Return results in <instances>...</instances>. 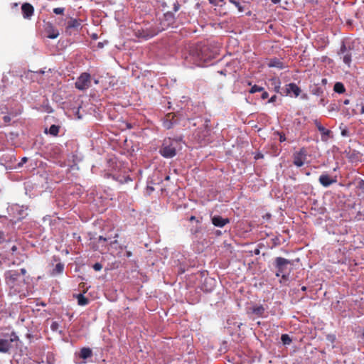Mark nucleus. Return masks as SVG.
I'll return each mask as SVG.
<instances>
[{
    "label": "nucleus",
    "mask_w": 364,
    "mask_h": 364,
    "mask_svg": "<svg viewBox=\"0 0 364 364\" xmlns=\"http://www.w3.org/2000/svg\"><path fill=\"white\" fill-rule=\"evenodd\" d=\"M217 50L208 44H200L193 48L186 60L196 66H203L205 63L215 58Z\"/></svg>",
    "instance_id": "f257e3e1"
},
{
    "label": "nucleus",
    "mask_w": 364,
    "mask_h": 364,
    "mask_svg": "<svg viewBox=\"0 0 364 364\" xmlns=\"http://www.w3.org/2000/svg\"><path fill=\"white\" fill-rule=\"evenodd\" d=\"M25 268L21 269L20 272L17 270H9L5 272L6 283L11 289H14V291L20 292L22 287L26 284V279L22 277L26 274Z\"/></svg>",
    "instance_id": "f03ea898"
},
{
    "label": "nucleus",
    "mask_w": 364,
    "mask_h": 364,
    "mask_svg": "<svg viewBox=\"0 0 364 364\" xmlns=\"http://www.w3.org/2000/svg\"><path fill=\"white\" fill-rule=\"evenodd\" d=\"M180 146L181 139L166 138L162 143L159 153L164 158H173L176 155V151Z\"/></svg>",
    "instance_id": "7ed1b4c3"
},
{
    "label": "nucleus",
    "mask_w": 364,
    "mask_h": 364,
    "mask_svg": "<svg viewBox=\"0 0 364 364\" xmlns=\"http://www.w3.org/2000/svg\"><path fill=\"white\" fill-rule=\"evenodd\" d=\"M18 341V336L15 332H12L8 338L0 339V353H9L10 350L13 348L14 343Z\"/></svg>",
    "instance_id": "20e7f679"
},
{
    "label": "nucleus",
    "mask_w": 364,
    "mask_h": 364,
    "mask_svg": "<svg viewBox=\"0 0 364 364\" xmlns=\"http://www.w3.org/2000/svg\"><path fill=\"white\" fill-rule=\"evenodd\" d=\"M291 262L287 259L284 257H278L275 259V266L277 269L276 275L277 277L282 276L283 279H286L285 273L287 270V267Z\"/></svg>",
    "instance_id": "39448f33"
},
{
    "label": "nucleus",
    "mask_w": 364,
    "mask_h": 364,
    "mask_svg": "<svg viewBox=\"0 0 364 364\" xmlns=\"http://www.w3.org/2000/svg\"><path fill=\"white\" fill-rule=\"evenodd\" d=\"M91 76L87 73H82L77 79L75 85L79 90H85L90 87Z\"/></svg>",
    "instance_id": "423d86ee"
},
{
    "label": "nucleus",
    "mask_w": 364,
    "mask_h": 364,
    "mask_svg": "<svg viewBox=\"0 0 364 364\" xmlns=\"http://www.w3.org/2000/svg\"><path fill=\"white\" fill-rule=\"evenodd\" d=\"M306 156L307 152L306 149H300L299 151L294 152L293 154V164L297 167L302 166L306 159Z\"/></svg>",
    "instance_id": "0eeeda50"
},
{
    "label": "nucleus",
    "mask_w": 364,
    "mask_h": 364,
    "mask_svg": "<svg viewBox=\"0 0 364 364\" xmlns=\"http://www.w3.org/2000/svg\"><path fill=\"white\" fill-rule=\"evenodd\" d=\"M10 211L14 215V218L11 219V220H14V223L18 221L23 218L26 213H25V210L23 206H20L18 204L13 205L10 208Z\"/></svg>",
    "instance_id": "6e6552de"
},
{
    "label": "nucleus",
    "mask_w": 364,
    "mask_h": 364,
    "mask_svg": "<svg viewBox=\"0 0 364 364\" xmlns=\"http://www.w3.org/2000/svg\"><path fill=\"white\" fill-rule=\"evenodd\" d=\"M21 9L22 16L25 19H31L34 14V7L30 3H23Z\"/></svg>",
    "instance_id": "1a4fd4ad"
},
{
    "label": "nucleus",
    "mask_w": 364,
    "mask_h": 364,
    "mask_svg": "<svg viewBox=\"0 0 364 364\" xmlns=\"http://www.w3.org/2000/svg\"><path fill=\"white\" fill-rule=\"evenodd\" d=\"M118 236H119L118 233H114V236H113V234L109 233L105 237L100 236L99 240L104 241V242L109 241V245H110L111 248H116V246L117 244H119V242L115 238L118 237Z\"/></svg>",
    "instance_id": "9d476101"
},
{
    "label": "nucleus",
    "mask_w": 364,
    "mask_h": 364,
    "mask_svg": "<svg viewBox=\"0 0 364 364\" xmlns=\"http://www.w3.org/2000/svg\"><path fill=\"white\" fill-rule=\"evenodd\" d=\"M314 124L321 134V140L326 141L328 139L331 132L329 129H326L318 120H315Z\"/></svg>",
    "instance_id": "9b49d317"
},
{
    "label": "nucleus",
    "mask_w": 364,
    "mask_h": 364,
    "mask_svg": "<svg viewBox=\"0 0 364 364\" xmlns=\"http://www.w3.org/2000/svg\"><path fill=\"white\" fill-rule=\"evenodd\" d=\"M339 54L343 55L342 58L343 63L348 65H350L351 63L352 55L350 50H346V47L344 44L341 46Z\"/></svg>",
    "instance_id": "f8f14e48"
},
{
    "label": "nucleus",
    "mask_w": 364,
    "mask_h": 364,
    "mask_svg": "<svg viewBox=\"0 0 364 364\" xmlns=\"http://www.w3.org/2000/svg\"><path fill=\"white\" fill-rule=\"evenodd\" d=\"M286 90H287V94L291 95V93H293V95L295 97H297L301 92L299 87L294 82L288 84L287 85Z\"/></svg>",
    "instance_id": "ddd939ff"
},
{
    "label": "nucleus",
    "mask_w": 364,
    "mask_h": 364,
    "mask_svg": "<svg viewBox=\"0 0 364 364\" xmlns=\"http://www.w3.org/2000/svg\"><path fill=\"white\" fill-rule=\"evenodd\" d=\"M212 223L217 227H223L229 223L230 220L228 218H223L220 215H215L212 218Z\"/></svg>",
    "instance_id": "4468645a"
},
{
    "label": "nucleus",
    "mask_w": 364,
    "mask_h": 364,
    "mask_svg": "<svg viewBox=\"0 0 364 364\" xmlns=\"http://www.w3.org/2000/svg\"><path fill=\"white\" fill-rule=\"evenodd\" d=\"M47 37L50 39L57 38L59 36V31L52 24L47 25L46 28Z\"/></svg>",
    "instance_id": "2eb2a0df"
},
{
    "label": "nucleus",
    "mask_w": 364,
    "mask_h": 364,
    "mask_svg": "<svg viewBox=\"0 0 364 364\" xmlns=\"http://www.w3.org/2000/svg\"><path fill=\"white\" fill-rule=\"evenodd\" d=\"M318 181L324 187H328L331 184L336 183V180L331 178L327 174H322L319 176Z\"/></svg>",
    "instance_id": "dca6fc26"
},
{
    "label": "nucleus",
    "mask_w": 364,
    "mask_h": 364,
    "mask_svg": "<svg viewBox=\"0 0 364 364\" xmlns=\"http://www.w3.org/2000/svg\"><path fill=\"white\" fill-rule=\"evenodd\" d=\"M43 220L45 225L50 226L58 225V223L60 221L59 218L50 216H46Z\"/></svg>",
    "instance_id": "f3484780"
},
{
    "label": "nucleus",
    "mask_w": 364,
    "mask_h": 364,
    "mask_svg": "<svg viewBox=\"0 0 364 364\" xmlns=\"http://www.w3.org/2000/svg\"><path fill=\"white\" fill-rule=\"evenodd\" d=\"M92 356V351L90 348L84 347L80 349L79 357L84 360L91 358Z\"/></svg>",
    "instance_id": "a211bd4d"
},
{
    "label": "nucleus",
    "mask_w": 364,
    "mask_h": 364,
    "mask_svg": "<svg viewBox=\"0 0 364 364\" xmlns=\"http://www.w3.org/2000/svg\"><path fill=\"white\" fill-rule=\"evenodd\" d=\"M81 23L80 21L76 18H71L70 21L68 22L66 29L70 30L73 28L77 29L80 27Z\"/></svg>",
    "instance_id": "6ab92c4d"
},
{
    "label": "nucleus",
    "mask_w": 364,
    "mask_h": 364,
    "mask_svg": "<svg viewBox=\"0 0 364 364\" xmlns=\"http://www.w3.org/2000/svg\"><path fill=\"white\" fill-rule=\"evenodd\" d=\"M63 270H64V264L59 262V263L56 264L55 267H54V269L52 271L51 274L56 275V274H62Z\"/></svg>",
    "instance_id": "aec40b11"
},
{
    "label": "nucleus",
    "mask_w": 364,
    "mask_h": 364,
    "mask_svg": "<svg viewBox=\"0 0 364 364\" xmlns=\"http://www.w3.org/2000/svg\"><path fill=\"white\" fill-rule=\"evenodd\" d=\"M265 311L264 308L262 306H255L252 308V313L258 316H262Z\"/></svg>",
    "instance_id": "412c9836"
},
{
    "label": "nucleus",
    "mask_w": 364,
    "mask_h": 364,
    "mask_svg": "<svg viewBox=\"0 0 364 364\" xmlns=\"http://www.w3.org/2000/svg\"><path fill=\"white\" fill-rule=\"evenodd\" d=\"M77 304L80 306H85L89 304V299L87 298H86L85 296H84V295L82 294H79L77 296Z\"/></svg>",
    "instance_id": "4be33fe9"
},
{
    "label": "nucleus",
    "mask_w": 364,
    "mask_h": 364,
    "mask_svg": "<svg viewBox=\"0 0 364 364\" xmlns=\"http://www.w3.org/2000/svg\"><path fill=\"white\" fill-rule=\"evenodd\" d=\"M333 90L337 93H343L346 90L344 85L341 82H336L334 85Z\"/></svg>",
    "instance_id": "5701e85b"
},
{
    "label": "nucleus",
    "mask_w": 364,
    "mask_h": 364,
    "mask_svg": "<svg viewBox=\"0 0 364 364\" xmlns=\"http://www.w3.org/2000/svg\"><path fill=\"white\" fill-rule=\"evenodd\" d=\"M60 127L57 125L53 124L50 127L48 133L53 136H57L59 132Z\"/></svg>",
    "instance_id": "b1692460"
},
{
    "label": "nucleus",
    "mask_w": 364,
    "mask_h": 364,
    "mask_svg": "<svg viewBox=\"0 0 364 364\" xmlns=\"http://www.w3.org/2000/svg\"><path fill=\"white\" fill-rule=\"evenodd\" d=\"M281 341L284 345H289L291 343V339L288 334H282Z\"/></svg>",
    "instance_id": "393cba45"
},
{
    "label": "nucleus",
    "mask_w": 364,
    "mask_h": 364,
    "mask_svg": "<svg viewBox=\"0 0 364 364\" xmlns=\"http://www.w3.org/2000/svg\"><path fill=\"white\" fill-rule=\"evenodd\" d=\"M228 1L237 8L239 12H243L245 11L244 6H242L240 4V3L239 2L238 0H228Z\"/></svg>",
    "instance_id": "a878e982"
},
{
    "label": "nucleus",
    "mask_w": 364,
    "mask_h": 364,
    "mask_svg": "<svg viewBox=\"0 0 364 364\" xmlns=\"http://www.w3.org/2000/svg\"><path fill=\"white\" fill-rule=\"evenodd\" d=\"M269 67H277V68H282V63L279 60H272L270 61V63L269 64Z\"/></svg>",
    "instance_id": "bb28decb"
},
{
    "label": "nucleus",
    "mask_w": 364,
    "mask_h": 364,
    "mask_svg": "<svg viewBox=\"0 0 364 364\" xmlns=\"http://www.w3.org/2000/svg\"><path fill=\"white\" fill-rule=\"evenodd\" d=\"M264 88L262 87L258 86L257 85H255L252 86L250 90V93H255L257 92H262L263 91Z\"/></svg>",
    "instance_id": "cd10ccee"
},
{
    "label": "nucleus",
    "mask_w": 364,
    "mask_h": 364,
    "mask_svg": "<svg viewBox=\"0 0 364 364\" xmlns=\"http://www.w3.org/2000/svg\"><path fill=\"white\" fill-rule=\"evenodd\" d=\"M210 4L214 5V6H222L223 4H225V0H208Z\"/></svg>",
    "instance_id": "c85d7f7f"
},
{
    "label": "nucleus",
    "mask_w": 364,
    "mask_h": 364,
    "mask_svg": "<svg viewBox=\"0 0 364 364\" xmlns=\"http://www.w3.org/2000/svg\"><path fill=\"white\" fill-rule=\"evenodd\" d=\"M64 11H65V8L58 7V8L53 9V13L57 15L63 14Z\"/></svg>",
    "instance_id": "c756f323"
},
{
    "label": "nucleus",
    "mask_w": 364,
    "mask_h": 364,
    "mask_svg": "<svg viewBox=\"0 0 364 364\" xmlns=\"http://www.w3.org/2000/svg\"><path fill=\"white\" fill-rule=\"evenodd\" d=\"M163 124H164V127L166 129H171L172 127V125H173L172 122L171 121H169V120L164 121Z\"/></svg>",
    "instance_id": "7c9ffc66"
},
{
    "label": "nucleus",
    "mask_w": 364,
    "mask_h": 364,
    "mask_svg": "<svg viewBox=\"0 0 364 364\" xmlns=\"http://www.w3.org/2000/svg\"><path fill=\"white\" fill-rule=\"evenodd\" d=\"M137 36L139 37V38H144V39H149L152 36H150L149 34H144V33H140V31H139V33L137 34Z\"/></svg>",
    "instance_id": "2f4dec72"
},
{
    "label": "nucleus",
    "mask_w": 364,
    "mask_h": 364,
    "mask_svg": "<svg viewBox=\"0 0 364 364\" xmlns=\"http://www.w3.org/2000/svg\"><path fill=\"white\" fill-rule=\"evenodd\" d=\"M59 324L56 321H53L50 325V328L52 331H55L58 329Z\"/></svg>",
    "instance_id": "473e14b6"
},
{
    "label": "nucleus",
    "mask_w": 364,
    "mask_h": 364,
    "mask_svg": "<svg viewBox=\"0 0 364 364\" xmlns=\"http://www.w3.org/2000/svg\"><path fill=\"white\" fill-rule=\"evenodd\" d=\"M92 267L95 271H100L102 269V265L99 262H96L93 264Z\"/></svg>",
    "instance_id": "72a5a7b5"
},
{
    "label": "nucleus",
    "mask_w": 364,
    "mask_h": 364,
    "mask_svg": "<svg viewBox=\"0 0 364 364\" xmlns=\"http://www.w3.org/2000/svg\"><path fill=\"white\" fill-rule=\"evenodd\" d=\"M358 188L359 189H360L363 192H364V181L363 180H360L358 182Z\"/></svg>",
    "instance_id": "f704fd0d"
},
{
    "label": "nucleus",
    "mask_w": 364,
    "mask_h": 364,
    "mask_svg": "<svg viewBox=\"0 0 364 364\" xmlns=\"http://www.w3.org/2000/svg\"><path fill=\"white\" fill-rule=\"evenodd\" d=\"M3 121L5 123H9L11 121V117L9 115H4L3 117Z\"/></svg>",
    "instance_id": "c9c22d12"
},
{
    "label": "nucleus",
    "mask_w": 364,
    "mask_h": 364,
    "mask_svg": "<svg viewBox=\"0 0 364 364\" xmlns=\"http://www.w3.org/2000/svg\"><path fill=\"white\" fill-rule=\"evenodd\" d=\"M27 161H28V159H27L26 157H23V158L21 159V162H19V163H18V166H23V164H25L26 162H27Z\"/></svg>",
    "instance_id": "e433bc0d"
},
{
    "label": "nucleus",
    "mask_w": 364,
    "mask_h": 364,
    "mask_svg": "<svg viewBox=\"0 0 364 364\" xmlns=\"http://www.w3.org/2000/svg\"><path fill=\"white\" fill-rule=\"evenodd\" d=\"M123 247L126 248V246H124V245H120L119 246V248H120V250H123ZM117 256L118 257H122V251H119V252L117 253Z\"/></svg>",
    "instance_id": "4c0bfd02"
},
{
    "label": "nucleus",
    "mask_w": 364,
    "mask_h": 364,
    "mask_svg": "<svg viewBox=\"0 0 364 364\" xmlns=\"http://www.w3.org/2000/svg\"><path fill=\"white\" fill-rule=\"evenodd\" d=\"M268 97H269V94L267 92H265V91H264L262 92V96H261L262 99H263V100L268 98Z\"/></svg>",
    "instance_id": "58836bf2"
},
{
    "label": "nucleus",
    "mask_w": 364,
    "mask_h": 364,
    "mask_svg": "<svg viewBox=\"0 0 364 364\" xmlns=\"http://www.w3.org/2000/svg\"><path fill=\"white\" fill-rule=\"evenodd\" d=\"M276 99H277V96L276 95H273L272 97H270V99L269 100L268 102L269 103H273L276 101Z\"/></svg>",
    "instance_id": "ea45409f"
},
{
    "label": "nucleus",
    "mask_w": 364,
    "mask_h": 364,
    "mask_svg": "<svg viewBox=\"0 0 364 364\" xmlns=\"http://www.w3.org/2000/svg\"><path fill=\"white\" fill-rule=\"evenodd\" d=\"M285 140H286V137H285L284 134H279V141H280L281 142H283V141H284Z\"/></svg>",
    "instance_id": "a19ab883"
},
{
    "label": "nucleus",
    "mask_w": 364,
    "mask_h": 364,
    "mask_svg": "<svg viewBox=\"0 0 364 364\" xmlns=\"http://www.w3.org/2000/svg\"><path fill=\"white\" fill-rule=\"evenodd\" d=\"M179 7H180V6H179V4H178V3L174 4L173 11H174L175 12L178 11V9H179Z\"/></svg>",
    "instance_id": "79ce46f5"
},
{
    "label": "nucleus",
    "mask_w": 364,
    "mask_h": 364,
    "mask_svg": "<svg viewBox=\"0 0 364 364\" xmlns=\"http://www.w3.org/2000/svg\"><path fill=\"white\" fill-rule=\"evenodd\" d=\"M125 255H126L127 257H132V253L131 251H127L126 253H125Z\"/></svg>",
    "instance_id": "37998d69"
},
{
    "label": "nucleus",
    "mask_w": 364,
    "mask_h": 364,
    "mask_svg": "<svg viewBox=\"0 0 364 364\" xmlns=\"http://www.w3.org/2000/svg\"><path fill=\"white\" fill-rule=\"evenodd\" d=\"M12 253H14V252H16L17 250V247L16 245H14L11 249Z\"/></svg>",
    "instance_id": "c03bdc74"
},
{
    "label": "nucleus",
    "mask_w": 364,
    "mask_h": 364,
    "mask_svg": "<svg viewBox=\"0 0 364 364\" xmlns=\"http://www.w3.org/2000/svg\"><path fill=\"white\" fill-rule=\"evenodd\" d=\"M271 1L274 4H279L281 0H271Z\"/></svg>",
    "instance_id": "a18cd8bd"
},
{
    "label": "nucleus",
    "mask_w": 364,
    "mask_h": 364,
    "mask_svg": "<svg viewBox=\"0 0 364 364\" xmlns=\"http://www.w3.org/2000/svg\"><path fill=\"white\" fill-rule=\"evenodd\" d=\"M349 102H350V100H348V99H346V100H345L343 101V104H344V105H348V104H349Z\"/></svg>",
    "instance_id": "49530a36"
},
{
    "label": "nucleus",
    "mask_w": 364,
    "mask_h": 364,
    "mask_svg": "<svg viewBox=\"0 0 364 364\" xmlns=\"http://www.w3.org/2000/svg\"><path fill=\"white\" fill-rule=\"evenodd\" d=\"M218 73H220V75H225V70H220V71H218Z\"/></svg>",
    "instance_id": "de8ad7c7"
},
{
    "label": "nucleus",
    "mask_w": 364,
    "mask_h": 364,
    "mask_svg": "<svg viewBox=\"0 0 364 364\" xmlns=\"http://www.w3.org/2000/svg\"><path fill=\"white\" fill-rule=\"evenodd\" d=\"M209 123H210V120H209V119H205V127H208V126H209V124H209Z\"/></svg>",
    "instance_id": "09e8293b"
},
{
    "label": "nucleus",
    "mask_w": 364,
    "mask_h": 364,
    "mask_svg": "<svg viewBox=\"0 0 364 364\" xmlns=\"http://www.w3.org/2000/svg\"><path fill=\"white\" fill-rule=\"evenodd\" d=\"M4 240V238L3 237L1 233H0V242H3Z\"/></svg>",
    "instance_id": "8fccbe9b"
},
{
    "label": "nucleus",
    "mask_w": 364,
    "mask_h": 364,
    "mask_svg": "<svg viewBox=\"0 0 364 364\" xmlns=\"http://www.w3.org/2000/svg\"><path fill=\"white\" fill-rule=\"evenodd\" d=\"M18 3H14V4H12V8L17 7V6H18Z\"/></svg>",
    "instance_id": "3c124183"
},
{
    "label": "nucleus",
    "mask_w": 364,
    "mask_h": 364,
    "mask_svg": "<svg viewBox=\"0 0 364 364\" xmlns=\"http://www.w3.org/2000/svg\"><path fill=\"white\" fill-rule=\"evenodd\" d=\"M262 154H258L257 156H255L256 159L262 158Z\"/></svg>",
    "instance_id": "603ef678"
},
{
    "label": "nucleus",
    "mask_w": 364,
    "mask_h": 364,
    "mask_svg": "<svg viewBox=\"0 0 364 364\" xmlns=\"http://www.w3.org/2000/svg\"><path fill=\"white\" fill-rule=\"evenodd\" d=\"M361 114H364V105L361 107Z\"/></svg>",
    "instance_id": "864d4df0"
},
{
    "label": "nucleus",
    "mask_w": 364,
    "mask_h": 364,
    "mask_svg": "<svg viewBox=\"0 0 364 364\" xmlns=\"http://www.w3.org/2000/svg\"><path fill=\"white\" fill-rule=\"evenodd\" d=\"M53 358L52 357V360L51 361H48V364H53L54 360H53Z\"/></svg>",
    "instance_id": "5fc2aeb1"
},
{
    "label": "nucleus",
    "mask_w": 364,
    "mask_h": 364,
    "mask_svg": "<svg viewBox=\"0 0 364 364\" xmlns=\"http://www.w3.org/2000/svg\"><path fill=\"white\" fill-rule=\"evenodd\" d=\"M301 290H302L303 291H306V287L305 286L302 287H301Z\"/></svg>",
    "instance_id": "6e6d98bb"
},
{
    "label": "nucleus",
    "mask_w": 364,
    "mask_h": 364,
    "mask_svg": "<svg viewBox=\"0 0 364 364\" xmlns=\"http://www.w3.org/2000/svg\"><path fill=\"white\" fill-rule=\"evenodd\" d=\"M255 253L256 255H258V254L259 253V250H256L255 251Z\"/></svg>",
    "instance_id": "4d7b16f0"
},
{
    "label": "nucleus",
    "mask_w": 364,
    "mask_h": 364,
    "mask_svg": "<svg viewBox=\"0 0 364 364\" xmlns=\"http://www.w3.org/2000/svg\"><path fill=\"white\" fill-rule=\"evenodd\" d=\"M194 219H195V217H194V216H191V217L190 218V220H194Z\"/></svg>",
    "instance_id": "13d9d810"
},
{
    "label": "nucleus",
    "mask_w": 364,
    "mask_h": 364,
    "mask_svg": "<svg viewBox=\"0 0 364 364\" xmlns=\"http://www.w3.org/2000/svg\"><path fill=\"white\" fill-rule=\"evenodd\" d=\"M220 234H221V232L218 230V231L217 232V235H220Z\"/></svg>",
    "instance_id": "bf43d9fd"
},
{
    "label": "nucleus",
    "mask_w": 364,
    "mask_h": 364,
    "mask_svg": "<svg viewBox=\"0 0 364 364\" xmlns=\"http://www.w3.org/2000/svg\"><path fill=\"white\" fill-rule=\"evenodd\" d=\"M266 216H267V218H269V217H270V215H269V214H267V215H266Z\"/></svg>",
    "instance_id": "052dcab7"
},
{
    "label": "nucleus",
    "mask_w": 364,
    "mask_h": 364,
    "mask_svg": "<svg viewBox=\"0 0 364 364\" xmlns=\"http://www.w3.org/2000/svg\"><path fill=\"white\" fill-rule=\"evenodd\" d=\"M284 232H288V230H287H287H284Z\"/></svg>",
    "instance_id": "680f3d73"
}]
</instances>
